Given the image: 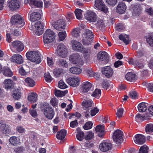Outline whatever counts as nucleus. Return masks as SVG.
<instances>
[{
  "label": "nucleus",
  "instance_id": "nucleus-38",
  "mask_svg": "<svg viewBox=\"0 0 153 153\" xmlns=\"http://www.w3.org/2000/svg\"><path fill=\"white\" fill-rule=\"evenodd\" d=\"M1 129L2 133L6 135H7L11 133L10 128L8 125H7Z\"/></svg>",
  "mask_w": 153,
  "mask_h": 153
},
{
  "label": "nucleus",
  "instance_id": "nucleus-21",
  "mask_svg": "<svg viewBox=\"0 0 153 153\" xmlns=\"http://www.w3.org/2000/svg\"><path fill=\"white\" fill-rule=\"evenodd\" d=\"M35 26L36 29V33L38 35H41L44 30L43 23L40 21L37 22L35 23Z\"/></svg>",
  "mask_w": 153,
  "mask_h": 153
},
{
  "label": "nucleus",
  "instance_id": "nucleus-31",
  "mask_svg": "<svg viewBox=\"0 0 153 153\" xmlns=\"http://www.w3.org/2000/svg\"><path fill=\"white\" fill-rule=\"evenodd\" d=\"M41 18V15L39 13L34 12L31 13L30 16L31 21L34 22L39 19Z\"/></svg>",
  "mask_w": 153,
  "mask_h": 153
},
{
  "label": "nucleus",
  "instance_id": "nucleus-5",
  "mask_svg": "<svg viewBox=\"0 0 153 153\" xmlns=\"http://www.w3.org/2000/svg\"><path fill=\"white\" fill-rule=\"evenodd\" d=\"M43 105L45 106L44 111V113L45 116L49 119H52L54 115L53 110L48 103H44Z\"/></svg>",
  "mask_w": 153,
  "mask_h": 153
},
{
  "label": "nucleus",
  "instance_id": "nucleus-14",
  "mask_svg": "<svg viewBox=\"0 0 153 153\" xmlns=\"http://www.w3.org/2000/svg\"><path fill=\"white\" fill-rule=\"evenodd\" d=\"M92 86L91 83L88 82H85L82 83L80 85L81 93L85 94L87 92H90V90Z\"/></svg>",
  "mask_w": 153,
  "mask_h": 153
},
{
  "label": "nucleus",
  "instance_id": "nucleus-8",
  "mask_svg": "<svg viewBox=\"0 0 153 153\" xmlns=\"http://www.w3.org/2000/svg\"><path fill=\"white\" fill-rule=\"evenodd\" d=\"M21 4L19 0H9L7 2L8 7L12 10H15L19 8Z\"/></svg>",
  "mask_w": 153,
  "mask_h": 153
},
{
  "label": "nucleus",
  "instance_id": "nucleus-22",
  "mask_svg": "<svg viewBox=\"0 0 153 153\" xmlns=\"http://www.w3.org/2000/svg\"><path fill=\"white\" fill-rule=\"evenodd\" d=\"M134 141L135 143L138 144H142L145 142V137L143 135L138 134L135 135Z\"/></svg>",
  "mask_w": 153,
  "mask_h": 153
},
{
  "label": "nucleus",
  "instance_id": "nucleus-7",
  "mask_svg": "<svg viewBox=\"0 0 153 153\" xmlns=\"http://www.w3.org/2000/svg\"><path fill=\"white\" fill-rule=\"evenodd\" d=\"M97 58L100 62L103 64L108 63L109 61L108 54L104 51H100L98 53Z\"/></svg>",
  "mask_w": 153,
  "mask_h": 153
},
{
  "label": "nucleus",
  "instance_id": "nucleus-40",
  "mask_svg": "<svg viewBox=\"0 0 153 153\" xmlns=\"http://www.w3.org/2000/svg\"><path fill=\"white\" fill-rule=\"evenodd\" d=\"M25 81V83L30 87H33L35 85V82L34 80L31 78L27 77L26 78Z\"/></svg>",
  "mask_w": 153,
  "mask_h": 153
},
{
  "label": "nucleus",
  "instance_id": "nucleus-17",
  "mask_svg": "<svg viewBox=\"0 0 153 153\" xmlns=\"http://www.w3.org/2000/svg\"><path fill=\"white\" fill-rule=\"evenodd\" d=\"M102 74L107 78L111 76L113 73V71L110 66H107L103 67L101 69Z\"/></svg>",
  "mask_w": 153,
  "mask_h": 153
},
{
  "label": "nucleus",
  "instance_id": "nucleus-34",
  "mask_svg": "<svg viewBox=\"0 0 153 153\" xmlns=\"http://www.w3.org/2000/svg\"><path fill=\"white\" fill-rule=\"evenodd\" d=\"M88 93L91 94V95L92 96L98 98L101 95V91L100 89H96L94 92L91 90V91L88 92Z\"/></svg>",
  "mask_w": 153,
  "mask_h": 153
},
{
  "label": "nucleus",
  "instance_id": "nucleus-63",
  "mask_svg": "<svg viewBox=\"0 0 153 153\" xmlns=\"http://www.w3.org/2000/svg\"><path fill=\"white\" fill-rule=\"evenodd\" d=\"M16 130L19 133H24L25 131V129L22 126H20L16 127Z\"/></svg>",
  "mask_w": 153,
  "mask_h": 153
},
{
  "label": "nucleus",
  "instance_id": "nucleus-62",
  "mask_svg": "<svg viewBox=\"0 0 153 153\" xmlns=\"http://www.w3.org/2000/svg\"><path fill=\"white\" fill-rule=\"evenodd\" d=\"M99 109L97 107H94L91 110V115L92 116H95L97 113H98Z\"/></svg>",
  "mask_w": 153,
  "mask_h": 153
},
{
  "label": "nucleus",
  "instance_id": "nucleus-13",
  "mask_svg": "<svg viewBox=\"0 0 153 153\" xmlns=\"http://www.w3.org/2000/svg\"><path fill=\"white\" fill-rule=\"evenodd\" d=\"M53 26L56 29L61 30L65 28V24L63 19H60L52 24Z\"/></svg>",
  "mask_w": 153,
  "mask_h": 153
},
{
  "label": "nucleus",
  "instance_id": "nucleus-55",
  "mask_svg": "<svg viewBox=\"0 0 153 153\" xmlns=\"http://www.w3.org/2000/svg\"><path fill=\"white\" fill-rule=\"evenodd\" d=\"M94 144L91 142L86 141L84 144V146L87 148H91L94 147Z\"/></svg>",
  "mask_w": 153,
  "mask_h": 153
},
{
  "label": "nucleus",
  "instance_id": "nucleus-18",
  "mask_svg": "<svg viewBox=\"0 0 153 153\" xmlns=\"http://www.w3.org/2000/svg\"><path fill=\"white\" fill-rule=\"evenodd\" d=\"M73 49L77 52H80L82 49L83 45L79 42L74 40L71 41Z\"/></svg>",
  "mask_w": 153,
  "mask_h": 153
},
{
  "label": "nucleus",
  "instance_id": "nucleus-58",
  "mask_svg": "<svg viewBox=\"0 0 153 153\" xmlns=\"http://www.w3.org/2000/svg\"><path fill=\"white\" fill-rule=\"evenodd\" d=\"M71 33L72 36L75 37H77L79 36V29L75 28L71 32Z\"/></svg>",
  "mask_w": 153,
  "mask_h": 153
},
{
  "label": "nucleus",
  "instance_id": "nucleus-54",
  "mask_svg": "<svg viewBox=\"0 0 153 153\" xmlns=\"http://www.w3.org/2000/svg\"><path fill=\"white\" fill-rule=\"evenodd\" d=\"M141 11L140 7L138 6H136L133 8V14H135L136 16H138Z\"/></svg>",
  "mask_w": 153,
  "mask_h": 153
},
{
  "label": "nucleus",
  "instance_id": "nucleus-51",
  "mask_svg": "<svg viewBox=\"0 0 153 153\" xmlns=\"http://www.w3.org/2000/svg\"><path fill=\"white\" fill-rule=\"evenodd\" d=\"M66 33L65 31L59 32L58 34L59 41L63 40L66 37Z\"/></svg>",
  "mask_w": 153,
  "mask_h": 153
},
{
  "label": "nucleus",
  "instance_id": "nucleus-3",
  "mask_svg": "<svg viewBox=\"0 0 153 153\" xmlns=\"http://www.w3.org/2000/svg\"><path fill=\"white\" fill-rule=\"evenodd\" d=\"M83 36V44L84 45H91L94 36L92 32L89 30H86Z\"/></svg>",
  "mask_w": 153,
  "mask_h": 153
},
{
  "label": "nucleus",
  "instance_id": "nucleus-47",
  "mask_svg": "<svg viewBox=\"0 0 153 153\" xmlns=\"http://www.w3.org/2000/svg\"><path fill=\"white\" fill-rule=\"evenodd\" d=\"M70 71L72 74H79L81 73L82 70L79 68L73 67L70 68Z\"/></svg>",
  "mask_w": 153,
  "mask_h": 153
},
{
  "label": "nucleus",
  "instance_id": "nucleus-33",
  "mask_svg": "<svg viewBox=\"0 0 153 153\" xmlns=\"http://www.w3.org/2000/svg\"><path fill=\"white\" fill-rule=\"evenodd\" d=\"M37 95L34 93H31L30 95H28V100L30 102L33 103L36 102L37 100Z\"/></svg>",
  "mask_w": 153,
  "mask_h": 153
},
{
  "label": "nucleus",
  "instance_id": "nucleus-56",
  "mask_svg": "<svg viewBox=\"0 0 153 153\" xmlns=\"http://www.w3.org/2000/svg\"><path fill=\"white\" fill-rule=\"evenodd\" d=\"M44 76L45 81L48 82H50L52 79L51 76L48 72L45 73Z\"/></svg>",
  "mask_w": 153,
  "mask_h": 153
},
{
  "label": "nucleus",
  "instance_id": "nucleus-23",
  "mask_svg": "<svg viewBox=\"0 0 153 153\" xmlns=\"http://www.w3.org/2000/svg\"><path fill=\"white\" fill-rule=\"evenodd\" d=\"M86 46H88L87 48L82 47V49L80 52L84 54L85 58H88L90 56L91 53V45H85Z\"/></svg>",
  "mask_w": 153,
  "mask_h": 153
},
{
  "label": "nucleus",
  "instance_id": "nucleus-50",
  "mask_svg": "<svg viewBox=\"0 0 153 153\" xmlns=\"http://www.w3.org/2000/svg\"><path fill=\"white\" fill-rule=\"evenodd\" d=\"M74 12L77 19H80L82 18V10L80 9H76Z\"/></svg>",
  "mask_w": 153,
  "mask_h": 153
},
{
  "label": "nucleus",
  "instance_id": "nucleus-39",
  "mask_svg": "<svg viewBox=\"0 0 153 153\" xmlns=\"http://www.w3.org/2000/svg\"><path fill=\"white\" fill-rule=\"evenodd\" d=\"M138 109L140 112H144L147 109V107L144 102L140 103L138 106Z\"/></svg>",
  "mask_w": 153,
  "mask_h": 153
},
{
  "label": "nucleus",
  "instance_id": "nucleus-12",
  "mask_svg": "<svg viewBox=\"0 0 153 153\" xmlns=\"http://www.w3.org/2000/svg\"><path fill=\"white\" fill-rule=\"evenodd\" d=\"M66 81L70 86L76 87L79 85L80 79L77 77H69L66 79Z\"/></svg>",
  "mask_w": 153,
  "mask_h": 153
},
{
  "label": "nucleus",
  "instance_id": "nucleus-37",
  "mask_svg": "<svg viewBox=\"0 0 153 153\" xmlns=\"http://www.w3.org/2000/svg\"><path fill=\"white\" fill-rule=\"evenodd\" d=\"M145 131L148 134H150L153 132V124L150 123L147 124L146 126Z\"/></svg>",
  "mask_w": 153,
  "mask_h": 153
},
{
  "label": "nucleus",
  "instance_id": "nucleus-10",
  "mask_svg": "<svg viewBox=\"0 0 153 153\" xmlns=\"http://www.w3.org/2000/svg\"><path fill=\"white\" fill-rule=\"evenodd\" d=\"M94 5L98 10H101L105 13H107L108 8L104 4L102 0H96Z\"/></svg>",
  "mask_w": 153,
  "mask_h": 153
},
{
  "label": "nucleus",
  "instance_id": "nucleus-29",
  "mask_svg": "<svg viewBox=\"0 0 153 153\" xmlns=\"http://www.w3.org/2000/svg\"><path fill=\"white\" fill-rule=\"evenodd\" d=\"M125 77L127 80L130 82H134L136 79V75L131 72L127 73L126 74Z\"/></svg>",
  "mask_w": 153,
  "mask_h": 153
},
{
  "label": "nucleus",
  "instance_id": "nucleus-41",
  "mask_svg": "<svg viewBox=\"0 0 153 153\" xmlns=\"http://www.w3.org/2000/svg\"><path fill=\"white\" fill-rule=\"evenodd\" d=\"M142 84L144 86L146 87L147 90L149 91L153 92V83H148L146 82H144Z\"/></svg>",
  "mask_w": 153,
  "mask_h": 153
},
{
  "label": "nucleus",
  "instance_id": "nucleus-42",
  "mask_svg": "<svg viewBox=\"0 0 153 153\" xmlns=\"http://www.w3.org/2000/svg\"><path fill=\"white\" fill-rule=\"evenodd\" d=\"M19 139L15 136L12 137L9 139V141L10 143L14 146H16L19 143Z\"/></svg>",
  "mask_w": 153,
  "mask_h": 153
},
{
  "label": "nucleus",
  "instance_id": "nucleus-43",
  "mask_svg": "<svg viewBox=\"0 0 153 153\" xmlns=\"http://www.w3.org/2000/svg\"><path fill=\"white\" fill-rule=\"evenodd\" d=\"M3 73L5 76L9 77L11 76L13 74L12 72L7 67H5L4 68Z\"/></svg>",
  "mask_w": 153,
  "mask_h": 153
},
{
  "label": "nucleus",
  "instance_id": "nucleus-9",
  "mask_svg": "<svg viewBox=\"0 0 153 153\" xmlns=\"http://www.w3.org/2000/svg\"><path fill=\"white\" fill-rule=\"evenodd\" d=\"M11 23L13 25H22L23 26L25 24L23 20L22 17L19 14L13 16L11 18Z\"/></svg>",
  "mask_w": 153,
  "mask_h": 153
},
{
  "label": "nucleus",
  "instance_id": "nucleus-35",
  "mask_svg": "<svg viewBox=\"0 0 153 153\" xmlns=\"http://www.w3.org/2000/svg\"><path fill=\"white\" fill-rule=\"evenodd\" d=\"M150 117L149 114H146L143 116L141 115L140 114H137L135 117V120L138 121L139 120H147L149 118V117Z\"/></svg>",
  "mask_w": 153,
  "mask_h": 153
},
{
  "label": "nucleus",
  "instance_id": "nucleus-25",
  "mask_svg": "<svg viewBox=\"0 0 153 153\" xmlns=\"http://www.w3.org/2000/svg\"><path fill=\"white\" fill-rule=\"evenodd\" d=\"M25 3H29L30 5H33L38 7H41L42 6V2L40 1L37 0H25Z\"/></svg>",
  "mask_w": 153,
  "mask_h": 153
},
{
  "label": "nucleus",
  "instance_id": "nucleus-46",
  "mask_svg": "<svg viewBox=\"0 0 153 153\" xmlns=\"http://www.w3.org/2000/svg\"><path fill=\"white\" fill-rule=\"evenodd\" d=\"M97 22L95 24L96 26L99 28L102 27L104 25L103 18L102 17H98L97 18Z\"/></svg>",
  "mask_w": 153,
  "mask_h": 153
},
{
  "label": "nucleus",
  "instance_id": "nucleus-20",
  "mask_svg": "<svg viewBox=\"0 0 153 153\" xmlns=\"http://www.w3.org/2000/svg\"><path fill=\"white\" fill-rule=\"evenodd\" d=\"M10 60L18 64H22L24 62L22 57L19 54H14L10 58Z\"/></svg>",
  "mask_w": 153,
  "mask_h": 153
},
{
  "label": "nucleus",
  "instance_id": "nucleus-48",
  "mask_svg": "<svg viewBox=\"0 0 153 153\" xmlns=\"http://www.w3.org/2000/svg\"><path fill=\"white\" fill-rule=\"evenodd\" d=\"M146 40L150 46L153 47V33L147 37Z\"/></svg>",
  "mask_w": 153,
  "mask_h": 153
},
{
  "label": "nucleus",
  "instance_id": "nucleus-26",
  "mask_svg": "<svg viewBox=\"0 0 153 153\" xmlns=\"http://www.w3.org/2000/svg\"><path fill=\"white\" fill-rule=\"evenodd\" d=\"M95 131L100 137H102L104 134V126L102 125L97 126L95 128Z\"/></svg>",
  "mask_w": 153,
  "mask_h": 153
},
{
  "label": "nucleus",
  "instance_id": "nucleus-28",
  "mask_svg": "<svg viewBox=\"0 0 153 153\" xmlns=\"http://www.w3.org/2000/svg\"><path fill=\"white\" fill-rule=\"evenodd\" d=\"M5 88L7 90L12 88L13 87V81L10 79H5L3 82Z\"/></svg>",
  "mask_w": 153,
  "mask_h": 153
},
{
  "label": "nucleus",
  "instance_id": "nucleus-15",
  "mask_svg": "<svg viewBox=\"0 0 153 153\" xmlns=\"http://www.w3.org/2000/svg\"><path fill=\"white\" fill-rule=\"evenodd\" d=\"M112 145L109 142L104 141L100 143L99 146L100 150L103 152H106L111 149Z\"/></svg>",
  "mask_w": 153,
  "mask_h": 153
},
{
  "label": "nucleus",
  "instance_id": "nucleus-6",
  "mask_svg": "<svg viewBox=\"0 0 153 153\" xmlns=\"http://www.w3.org/2000/svg\"><path fill=\"white\" fill-rule=\"evenodd\" d=\"M123 135L122 131L118 129L116 130L112 136L114 141L117 144L121 143L123 141Z\"/></svg>",
  "mask_w": 153,
  "mask_h": 153
},
{
  "label": "nucleus",
  "instance_id": "nucleus-11",
  "mask_svg": "<svg viewBox=\"0 0 153 153\" xmlns=\"http://www.w3.org/2000/svg\"><path fill=\"white\" fill-rule=\"evenodd\" d=\"M57 52L60 56L62 58L66 57L67 52L65 46L62 44H59L57 47Z\"/></svg>",
  "mask_w": 153,
  "mask_h": 153
},
{
  "label": "nucleus",
  "instance_id": "nucleus-36",
  "mask_svg": "<svg viewBox=\"0 0 153 153\" xmlns=\"http://www.w3.org/2000/svg\"><path fill=\"white\" fill-rule=\"evenodd\" d=\"M76 130L78 131L76 135V138L78 140L81 141L84 138V133L83 131H81L80 129L79 128H77Z\"/></svg>",
  "mask_w": 153,
  "mask_h": 153
},
{
  "label": "nucleus",
  "instance_id": "nucleus-52",
  "mask_svg": "<svg viewBox=\"0 0 153 153\" xmlns=\"http://www.w3.org/2000/svg\"><path fill=\"white\" fill-rule=\"evenodd\" d=\"M93 123L91 121H89L85 124L83 128L85 130H88L91 129L93 126Z\"/></svg>",
  "mask_w": 153,
  "mask_h": 153
},
{
  "label": "nucleus",
  "instance_id": "nucleus-49",
  "mask_svg": "<svg viewBox=\"0 0 153 153\" xmlns=\"http://www.w3.org/2000/svg\"><path fill=\"white\" fill-rule=\"evenodd\" d=\"M58 65L60 66L67 68L68 67V63L66 61L63 59H60L57 62Z\"/></svg>",
  "mask_w": 153,
  "mask_h": 153
},
{
  "label": "nucleus",
  "instance_id": "nucleus-1",
  "mask_svg": "<svg viewBox=\"0 0 153 153\" xmlns=\"http://www.w3.org/2000/svg\"><path fill=\"white\" fill-rule=\"evenodd\" d=\"M27 58L31 61L37 64L41 61V58L39 53L38 51H30L26 54Z\"/></svg>",
  "mask_w": 153,
  "mask_h": 153
},
{
  "label": "nucleus",
  "instance_id": "nucleus-16",
  "mask_svg": "<svg viewBox=\"0 0 153 153\" xmlns=\"http://www.w3.org/2000/svg\"><path fill=\"white\" fill-rule=\"evenodd\" d=\"M85 18L91 22H95L97 20V15L92 11H88L84 14Z\"/></svg>",
  "mask_w": 153,
  "mask_h": 153
},
{
  "label": "nucleus",
  "instance_id": "nucleus-59",
  "mask_svg": "<svg viewBox=\"0 0 153 153\" xmlns=\"http://www.w3.org/2000/svg\"><path fill=\"white\" fill-rule=\"evenodd\" d=\"M59 86L61 89H63L67 88V86L62 80H60L59 82Z\"/></svg>",
  "mask_w": 153,
  "mask_h": 153
},
{
  "label": "nucleus",
  "instance_id": "nucleus-19",
  "mask_svg": "<svg viewBox=\"0 0 153 153\" xmlns=\"http://www.w3.org/2000/svg\"><path fill=\"white\" fill-rule=\"evenodd\" d=\"M126 9L125 4L123 2H120L117 6L116 11L119 14H123L125 12Z\"/></svg>",
  "mask_w": 153,
  "mask_h": 153
},
{
  "label": "nucleus",
  "instance_id": "nucleus-2",
  "mask_svg": "<svg viewBox=\"0 0 153 153\" xmlns=\"http://www.w3.org/2000/svg\"><path fill=\"white\" fill-rule=\"evenodd\" d=\"M69 60L73 64H76L79 65H82L84 63L82 56L78 53L71 55L69 57Z\"/></svg>",
  "mask_w": 153,
  "mask_h": 153
},
{
  "label": "nucleus",
  "instance_id": "nucleus-57",
  "mask_svg": "<svg viewBox=\"0 0 153 153\" xmlns=\"http://www.w3.org/2000/svg\"><path fill=\"white\" fill-rule=\"evenodd\" d=\"M94 133L92 131H88L87 132V135L85 137V139L86 140H90L92 139L94 137Z\"/></svg>",
  "mask_w": 153,
  "mask_h": 153
},
{
  "label": "nucleus",
  "instance_id": "nucleus-44",
  "mask_svg": "<svg viewBox=\"0 0 153 153\" xmlns=\"http://www.w3.org/2000/svg\"><path fill=\"white\" fill-rule=\"evenodd\" d=\"M68 91H61L59 90H56L54 93L56 96L59 97H62L64 96L68 93Z\"/></svg>",
  "mask_w": 153,
  "mask_h": 153
},
{
  "label": "nucleus",
  "instance_id": "nucleus-45",
  "mask_svg": "<svg viewBox=\"0 0 153 153\" xmlns=\"http://www.w3.org/2000/svg\"><path fill=\"white\" fill-rule=\"evenodd\" d=\"M119 38L120 40L123 41L126 45L129 44V37L128 35H126L124 36L121 34L119 36Z\"/></svg>",
  "mask_w": 153,
  "mask_h": 153
},
{
  "label": "nucleus",
  "instance_id": "nucleus-60",
  "mask_svg": "<svg viewBox=\"0 0 153 153\" xmlns=\"http://www.w3.org/2000/svg\"><path fill=\"white\" fill-rule=\"evenodd\" d=\"M137 56L138 57H141L144 56L145 52L143 49L138 50L137 52Z\"/></svg>",
  "mask_w": 153,
  "mask_h": 153
},
{
  "label": "nucleus",
  "instance_id": "nucleus-53",
  "mask_svg": "<svg viewBox=\"0 0 153 153\" xmlns=\"http://www.w3.org/2000/svg\"><path fill=\"white\" fill-rule=\"evenodd\" d=\"M148 148L146 145L142 146L140 149L139 153H148Z\"/></svg>",
  "mask_w": 153,
  "mask_h": 153
},
{
  "label": "nucleus",
  "instance_id": "nucleus-24",
  "mask_svg": "<svg viewBox=\"0 0 153 153\" xmlns=\"http://www.w3.org/2000/svg\"><path fill=\"white\" fill-rule=\"evenodd\" d=\"M12 45L13 47L16 48L18 51H21L24 48L23 44L20 41H16L12 42Z\"/></svg>",
  "mask_w": 153,
  "mask_h": 153
},
{
  "label": "nucleus",
  "instance_id": "nucleus-27",
  "mask_svg": "<svg viewBox=\"0 0 153 153\" xmlns=\"http://www.w3.org/2000/svg\"><path fill=\"white\" fill-rule=\"evenodd\" d=\"M22 93L19 89H14L12 91V96L13 98L16 100H19L21 97Z\"/></svg>",
  "mask_w": 153,
  "mask_h": 153
},
{
  "label": "nucleus",
  "instance_id": "nucleus-61",
  "mask_svg": "<svg viewBox=\"0 0 153 153\" xmlns=\"http://www.w3.org/2000/svg\"><path fill=\"white\" fill-rule=\"evenodd\" d=\"M124 109L122 108H119L117 111L116 113L117 117L119 118L121 117H122L123 114Z\"/></svg>",
  "mask_w": 153,
  "mask_h": 153
},
{
  "label": "nucleus",
  "instance_id": "nucleus-64",
  "mask_svg": "<svg viewBox=\"0 0 153 153\" xmlns=\"http://www.w3.org/2000/svg\"><path fill=\"white\" fill-rule=\"evenodd\" d=\"M62 72V71L61 69H55L54 71L53 74L56 77H58L59 76Z\"/></svg>",
  "mask_w": 153,
  "mask_h": 153
},
{
  "label": "nucleus",
  "instance_id": "nucleus-30",
  "mask_svg": "<svg viewBox=\"0 0 153 153\" xmlns=\"http://www.w3.org/2000/svg\"><path fill=\"white\" fill-rule=\"evenodd\" d=\"M66 134V131L62 129L57 132L56 137L58 139L62 140L65 137Z\"/></svg>",
  "mask_w": 153,
  "mask_h": 153
},
{
  "label": "nucleus",
  "instance_id": "nucleus-32",
  "mask_svg": "<svg viewBox=\"0 0 153 153\" xmlns=\"http://www.w3.org/2000/svg\"><path fill=\"white\" fill-rule=\"evenodd\" d=\"M92 101L91 100H85L82 103V105L84 109H89L92 106Z\"/></svg>",
  "mask_w": 153,
  "mask_h": 153
},
{
  "label": "nucleus",
  "instance_id": "nucleus-4",
  "mask_svg": "<svg viewBox=\"0 0 153 153\" xmlns=\"http://www.w3.org/2000/svg\"><path fill=\"white\" fill-rule=\"evenodd\" d=\"M55 36V33L50 29H47L44 34L43 40L45 44L52 42Z\"/></svg>",
  "mask_w": 153,
  "mask_h": 153
}]
</instances>
